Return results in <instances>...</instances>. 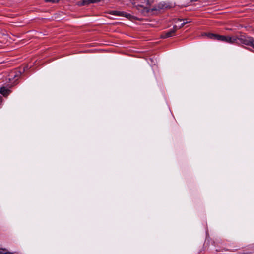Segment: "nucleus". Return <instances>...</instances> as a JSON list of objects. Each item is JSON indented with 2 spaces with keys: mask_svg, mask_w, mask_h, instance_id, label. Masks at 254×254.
<instances>
[{
  "mask_svg": "<svg viewBox=\"0 0 254 254\" xmlns=\"http://www.w3.org/2000/svg\"><path fill=\"white\" fill-rule=\"evenodd\" d=\"M186 20V21H184L185 20H183V22L186 23V24L190 22L188 21L187 20Z\"/></svg>",
  "mask_w": 254,
  "mask_h": 254,
  "instance_id": "ddd939ff",
  "label": "nucleus"
},
{
  "mask_svg": "<svg viewBox=\"0 0 254 254\" xmlns=\"http://www.w3.org/2000/svg\"><path fill=\"white\" fill-rule=\"evenodd\" d=\"M238 40L241 44L251 46L254 48V39L251 37H249L245 34H240L238 35Z\"/></svg>",
  "mask_w": 254,
  "mask_h": 254,
  "instance_id": "f257e3e1",
  "label": "nucleus"
},
{
  "mask_svg": "<svg viewBox=\"0 0 254 254\" xmlns=\"http://www.w3.org/2000/svg\"><path fill=\"white\" fill-rule=\"evenodd\" d=\"M177 25H175L174 26L173 29H171L169 31L165 33V35L163 36V37L165 38L173 36L174 35V33L177 31Z\"/></svg>",
  "mask_w": 254,
  "mask_h": 254,
  "instance_id": "39448f33",
  "label": "nucleus"
},
{
  "mask_svg": "<svg viewBox=\"0 0 254 254\" xmlns=\"http://www.w3.org/2000/svg\"><path fill=\"white\" fill-rule=\"evenodd\" d=\"M171 6L165 2H161L158 3L157 5L154 6L153 8V10H161L171 8Z\"/></svg>",
  "mask_w": 254,
  "mask_h": 254,
  "instance_id": "20e7f679",
  "label": "nucleus"
},
{
  "mask_svg": "<svg viewBox=\"0 0 254 254\" xmlns=\"http://www.w3.org/2000/svg\"><path fill=\"white\" fill-rule=\"evenodd\" d=\"M207 37L212 39H215L220 41H223L227 43V36L220 35L213 33H208L207 35Z\"/></svg>",
  "mask_w": 254,
  "mask_h": 254,
  "instance_id": "f03ea898",
  "label": "nucleus"
},
{
  "mask_svg": "<svg viewBox=\"0 0 254 254\" xmlns=\"http://www.w3.org/2000/svg\"><path fill=\"white\" fill-rule=\"evenodd\" d=\"M140 2L143 4L141 6H144V5H149L151 3L149 1V0H140Z\"/></svg>",
  "mask_w": 254,
  "mask_h": 254,
  "instance_id": "1a4fd4ad",
  "label": "nucleus"
},
{
  "mask_svg": "<svg viewBox=\"0 0 254 254\" xmlns=\"http://www.w3.org/2000/svg\"><path fill=\"white\" fill-rule=\"evenodd\" d=\"M58 1L59 0H45L46 2H52L53 3H57Z\"/></svg>",
  "mask_w": 254,
  "mask_h": 254,
  "instance_id": "9b49d317",
  "label": "nucleus"
},
{
  "mask_svg": "<svg viewBox=\"0 0 254 254\" xmlns=\"http://www.w3.org/2000/svg\"><path fill=\"white\" fill-rule=\"evenodd\" d=\"M227 43L230 44H236L238 43V35L229 36H227Z\"/></svg>",
  "mask_w": 254,
  "mask_h": 254,
  "instance_id": "423d86ee",
  "label": "nucleus"
},
{
  "mask_svg": "<svg viewBox=\"0 0 254 254\" xmlns=\"http://www.w3.org/2000/svg\"><path fill=\"white\" fill-rule=\"evenodd\" d=\"M10 92V90L3 87L0 88V93L4 96H7Z\"/></svg>",
  "mask_w": 254,
  "mask_h": 254,
  "instance_id": "0eeeda50",
  "label": "nucleus"
},
{
  "mask_svg": "<svg viewBox=\"0 0 254 254\" xmlns=\"http://www.w3.org/2000/svg\"><path fill=\"white\" fill-rule=\"evenodd\" d=\"M3 254H12L10 253H6L5 251H4V253Z\"/></svg>",
  "mask_w": 254,
  "mask_h": 254,
  "instance_id": "4468645a",
  "label": "nucleus"
},
{
  "mask_svg": "<svg viewBox=\"0 0 254 254\" xmlns=\"http://www.w3.org/2000/svg\"><path fill=\"white\" fill-rule=\"evenodd\" d=\"M19 76V74H15V72H11L10 75V77L9 78V80H11V78L13 77L14 78L18 77Z\"/></svg>",
  "mask_w": 254,
  "mask_h": 254,
  "instance_id": "9d476101",
  "label": "nucleus"
},
{
  "mask_svg": "<svg viewBox=\"0 0 254 254\" xmlns=\"http://www.w3.org/2000/svg\"><path fill=\"white\" fill-rule=\"evenodd\" d=\"M4 251H5L4 250H1L0 249V254H3L4 253Z\"/></svg>",
  "mask_w": 254,
  "mask_h": 254,
  "instance_id": "f8f14e48",
  "label": "nucleus"
},
{
  "mask_svg": "<svg viewBox=\"0 0 254 254\" xmlns=\"http://www.w3.org/2000/svg\"><path fill=\"white\" fill-rule=\"evenodd\" d=\"M182 20L179 19L176 20V21L175 22L176 23V25H177V29L181 28V27H182L184 25H185L186 24V23L182 22L180 24L177 25L178 23L182 22Z\"/></svg>",
  "mask_w": 254,
  "mask_h": 254,
  "instance_id": "6e6552de",
  "label": "nucleus"
},
{
  "mask_svg": "<svg viewBox=\"0 0 254 254\" xmlns=\"http://www.w3.org/2000/svg\"><path fill=\"white\" fill-rule=\"evenodd\" d=\"M109 13L115 16L125 17L129 19L132 17V16L130 14L123 11L114 10L110 11Z\"/></svg>",
  "mask_w": 254,
  "mask_h": 254,
  "instance_id": "7ed1b4c3",
  "label": "nucleus"
},
{
  "mask_svg": "<svg viewBox=\"0 0 254 254\" xmlns=\"http://www.w3.org/2000/svg\"><path fill=\"white\" fill-rule=\"evenodd\" d=\"M2 102V98L0 96V104Z\"/></svg>",
  "mask_w": 254,
  "mask_h": 254,
  "instance_id": "2eb2a0df",
  "label": "nucleus"
}]
</instances>
